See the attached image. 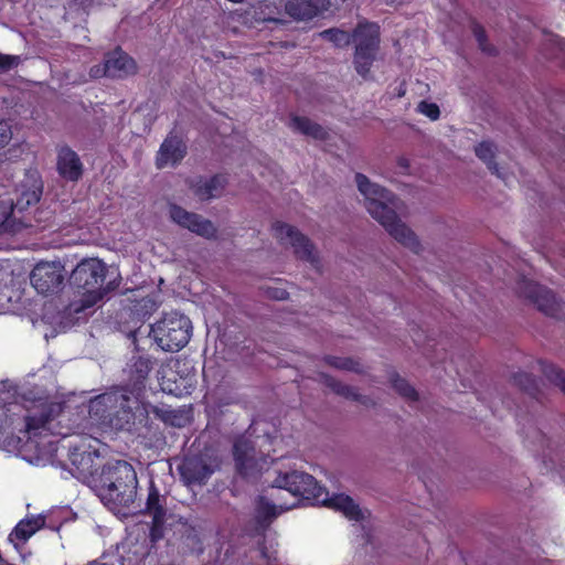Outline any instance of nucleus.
Here are the masks:
<instances>
[{"instance_id": "obj_39", "label": "nucleus", "mask_w": 565, "mask_h": 565, "mask_svg": "<svg viewBox=\"0 0 565 565\" xmlns=\"http://www.w3.org/2000/svg\"><path fill=\"white\" fill-rule=\"evenodd\" d=\"M270 296L275 299L282 300L287 298V291L284 289H275Z\"/></svg>"}, {"instance_id": "obj_42", "label": "nucleus", "mask_w": 565, "mask_h": 565, "mask_svg": "<svg viewBox=\"0 0 565 565\" xmlns=\"http://www.w3.org/2000/svg\"><path fill=\"white\" fill-rule=\"evenodd\" d=\"M275 499H276L277 501H279V500H280V495H276V497H275Z\"/></svg>"}, {"instance_id": "obj_28", "label": "nucleus", "mask_w": 565, "mask_h": 565, "mask_svg": "<svg viewBox=\"0 0 565 565\" xmlns=\"http://www.w3.org/2000/svg\"><path fill=\"white\" fill-rule=\"evenodd\" d=\"M319 35L340 47L347 46L351 43V35L340 29H328L322 31Z\"/></svg>"}, {"instance_id": "obj_1", "label": "nucleus", "mask_w": 565, "mask_h": 565, "mask_svg": "<svg viewBox=\"0 0 565 565\" xmlns=\"http://www.w3.org/2000/svg\"><path fill=\"white\" fill-rule=\"evenodd\" d=\"M273 487L290 494V502L271 503L260 499L257 504V519L262 522L276 518L278 514L296 508L300 499L312 501L341 512L353 521L363 519V511L354 500L343 493L332 494L318 484L316 479L302 471L279 472L273 481Z\"/></svg>"}, {"instance_id": "obj_19", "label": "nucleus", "mask_w": 565, "mask_h": 565, "mask_svg": "<svg viewBox=\"0 0 565 565\" xmlns=\"http://www.w3.org/2000/svg\"><path fill=\"white\" fill-rule=\"evenodd\" d=\"M106 71L108 77L121 78L135 74L137 65L130 56L118 49L106 56Z\"/></svg>"}, {"instance_id": "obj_26", "label": "nucleus", "mask_w": 565, "mask_h": 565, "mask_svg": "<svg viewBox=\"0 0 565 565\" xmlns=\"http://www.w3.org/2000/svg\"><path fill=\"white\" fill-rule=\"evenodd\" d=\"M376 55L377 51H362V47L360 51L354 52L353 63L356 72L361 76L365 77L370 73L371 66L375 61Z\"/></svg>"}, {"instance_id": "obj_18", "label": "nucleus", "mask_w": 565, "mask_h": 565, "mask_svg": "<svg viewBox=\"0 0 565 565\" xmlns=\"http://www.w3.org/2000/svg\"><path fill=\"white\" fill-rule=\"evenodd\" d=\"M355 51H379L380 30L375 23H360L351 35Z\"/></svg>"}, {"instance_id": "obj_38", "label": "nucleus", "mask_w": 565, "mask_h": 565, "mask_svg": "<svg viewBox=\"0 0 565 565\" xmlns=\"http://www.w3.org/2000/svg\"><path fill=\"white\" fill-rule=\"evenodd\" d=\"M90 76L92 77H100V76H108V72L106 71V61L103 65H96L90 68Z\"/></svg>"}, {"instance_id": "obj_16", "label": "nucleus", "mask_w": 565, "mask_h": 565, "mask_svg": "<svg viewBox=\"0 0 565 565\" xmlns=\"http://www.w3.org/2000/svg\"><path fill=\"white\" fill-rule=\"evenodd\" d=\"M146 513L152 518L151 537L156 541L162 536V525L166 520V508L153 482H151L149 487Z\"/></svg>"}, {"instance_id": "obj_20", "label": "nucleus", "mask_w": 565, "mask_h": 565, "mask_svg": "<svg viewBox=\"0 0 565 565\" xmlns=\"http://www.w3.org/2000/svg\"><path fill=\"white\" fill-rule=\"evenodd\" d=\"M326 6L327 0H289L286 12L296 20L306 21L315 18Z\"/></svg>"}, {"instance_id": "obj_36", "label": "nucleus", "mask_w": 565, "mask_h": 565, "mask_svg": "<svg viewBox=\"0 0 565 565\" xmlns=\"http://www.w3.org/2000/svg\"><path fill=\"white\" fill-rule=\"evenodd\" d=\"M11 138L12 131L10 125L4 120H0V149L8 145Z\"/></svg>"}, {"instance_id": "obj_29", "label": "nucleus", "mask_w": 565, "mask_h": 565, "mask_svg": "<svg viewBox=\"0 0 565 565\" xmlns=\"http://www.w3.org/2000/svg\"><path fill=\"white\" fill-rule=\"evenodd\" d=\"M392 385L394 390L404 398L408 401H416L417 399V392L413 386L408 384L407 381L399 377L398 375H392L391 377Z\"/></svg>"}, {"instance_id": "obj_32", "label": "nucleus", "mask_w": 565, "mask_h": 565, "mask_svg": "<svg viewBox=\"0 0 565 565\" xmlns=\"http://www.w3.org/2000/svg\"><path fill=\"white\" fill-rule=\"evenodd\" d=\"M51 417L50 413H41L40 416L36 414H32L26 418V430L30 433L32 430L39 429L42 427Z\"/></svg>"}, {"instance_id": "obj_40", "label": "nucleus", "mask_w": 565, "mask_h": 565, "mask_svg": "<svg viewBox=\"0 0 565 565\" xmlns=\"http://www.w3.org/2000/svg\"><path fill=\"white\" fill-rule=\"evenodd\" d=\"M264 556L267 558V565H282L276 555L268 556L264 553Z\"/></svg>"}, {"instance_id": "obj_8", "label": "nucleus", "mask_w": 565, "mask_h": 565, "mask_svg": "<svg viewBox=\"0 0 565 565\" xmlns=\"http://www.w3.org/2000/svg\"><path fill=\"white\" fill-rule=\"evenodd\" d=\"M273 230L274 236L281 245L291 247L298 258L310 263L316 268L319 267L318 253L307 236L294 226L281 222H276Z\"/></svg>"}, {"instance_id": "obj_35", "label": "nucleus", "mask_w": 565, "mask_h": 565, "mask_svg": "<svg viewBox=\"0 0 565 565\" xmlns=\"http://www.w3.org/2000/svg\"><path fill=\"white\" fill-rule=\"evenodd\" d=\"M472 32H473V35L476 36V40H477L481 51L492 54L494 52V50L487 45V43H486L487 39H486L483 29L480 25L476 24V25H473Z\"/></svg>"}, {"instance_id": "obj_24", "label": "nucleus", "mask_w": 565, "mask_h": 565, "mask_svg": "<svg viewBox=\"0 0 565 565\" xmlns=\"http://www.w3.org/2000/svg\"><path fill=\"white\" fill-rule=\"evenodd\" d=\"M45 523L42 516L26 518L20 521L10 534V541L24 543Z\"/></svg>"}, {"instance_id": "obj_5", "label": "nucleus", "mask_w": 565, "mask_h": 565, "mask_svg": "<svg viewBox=\"0 0 565 565\" xmlns=\"http://www.w3.org/2000/svg\"><path fill=\"white\" fill-rule=\"evenodd\" d=\"M42 193V182L38 172L25 173L17 189V199H0V232L15 233L26 224L18 218L17 213L22 212L39 202Z\"/></svg>"}, {"instance_id": "obj_22", "label": "nucleus", "mask_w": 565, "mask_h": 565, "mask_svg": "<svg viewBox=\"0 0 565 565\" xmlns=\"http://www.w3.org/2000/svg\"><path fill=\"white\" fill-rule=\"evenodd\" d=\"M475 153L493 174L502 180L508 179V172L500 168L495 161L497 147L494 143L481 141L475 147Z\"/></svg>"}, {"instance_id": "obj_27", "label": "nucleus", "mask_w": 565, "mask_h": 565, "mask_svg": "<svg viewBox=\"0 0 565 565\" xmlns=\"http://www.w3.org/2000/svg\"><path fill=\"white\" fill-rule=\"evenodd\" d=\"M539 364L544 376L565 393V374L562 370L544 362H540Z\"/></svg>"}, {"instance_id": "obj_25", "label": "nucleus", "mask_w": 565, "mask_h": 565, "mask_svg": "<svg viewBox=\"0 0 565 565\" xmlns=\"http://www.w3.org/2000/svg\"><path fill=\"white\" fill-rule=\"evenodd\" d=\"M320 381L324 385L330 387L338 395H341V396H343L345 398H349V399L363 402L362 401L363 397L352 386H348V385H345V384H343L341 382H338L337 380H334L331 376H329L327 374H323V373L320 374Z\"/></svg>"}, {"instance_id": "obj_15", "label": "nucleus", "mask_w": 565, "mask_h": 565, "mask_svg": "<svg viewBox=\"0 0 565 565\" xmlns=\"http://www.w3.org/2000/svg\"><path fill=\"white\" fill-rule=\"evenodd\" d=\"M188 148L184 141L178 136L170 135L161 143L157 156L156 167L158 169L174 168L186 156Z\"/></svg>"}, {"instance_id": "obj_31", "label": "nucleus", "mask_w": 565, "mask_h": 565, "mask_svg": "<svg viewBox=\"0 0 565 565\" xmlns=\"http://www.w3.org/2000/svg\"><path fill=\"white\" fill-rule=\"evenodd\" d=\"M513 382L521 390L533 393L536 388L535 380L526 372H518L513 375Z\"/></svg>"}, {"instance_id": "obj_41", "label": "nucleus", "mask_w": 565, "mask_h": 565, "mask_svg": "<svg viewBox=\"0 0 565 565\" xmlns=\"http://www.w3.org/2000/svg\"><path fill=\"white\" fill-rule=\"evenodd\" d=\"M399 164H401L402 167H407V161H406L405 159H401V160H399Z\"/></svg>"}, {"instance_id": "obj_14", "label": "nucleus", "mask_w": 565, "mask_h": 565, "mask_svg": "<svg viewBox=\"0 0 565 565\" xmlns=\"http://www.w3.org/2000/svg\"><path fill=\"white\" fill-rule=\"evenodd\" d=\"M71 462L74 466L73 476L83 482H92L97 479V471L102 463L97 451L79 450L75 448L71 452Z\"/></svg>"}, {"instance_id": "obj_23", "label": "nucleus", "mask_w": 565, "mask_h": 565, "mask_svg": "<svg viewBox=\"0 0 565 565\" xmlns=\"http://www.w3.org/2000/svg\"><path fill=\"white\" fill-rule=\"evenodd\" d=\"M289 127L296 132L302 134L317 140H326L329 137V131L324 127L313 122L306 117H291Z\"/></svg>"}, {"instance_id": "obj_7", "label": "nucleus", "mask_w": 565, "mask_h": 565, "mask_svg": "<svg viewBox=\"0 0 565 565\" xmlns=\"http://www.w3.org/2000/svg\"><path fill=\"white\" fill-rule=\"evenodd\" d=\"M128 402L125 394L105 393L89 401L88 413L96 423L121 429L132 419Z\"/></svg>"}, {"instance_id": "obj_11", "label": "nucleus", "mask_w": 565, "mask_h": 565, "mask_svg": "<svg viewBox=\"0 0 565 565\" xmlns=\"http://www.w3.org/2000/svg\"><path fill=\"white\" fill-rule=\"evenodd\" d=\"M233 455L238 473L245 478L254 477L266 465V459L259 456L253 443L245 438L235 441Z\"/></svg>"}, {"instance_id": "obj_4", "label": "nucleus", "mask_w": 565, "mask_h": 565, "mask_svg": "<svg viewBox=\"0 0 565 565\" xmlns=\"http://www.w3.org/2000/svg\"><path fill=\"white\" fill-rule=\"evenodd\" d=\"M107 268L104 263L96 258L82 260L71 275L72 284L82 292L78 301L71 303V310L79 313L95 306L107 292L103 287Z\"/></svg>"}, {"instance_id": "obj_10", "label": "nucleus", "mask_w": 565, "mask_h": 565, "mask_svg": "<svg viewBox=\"0 0 565 565\" xmlns=\"http://www.w3.org/2000/svg\"><path fill=\"white\" fill-rule=\"evenodd\" d=\"M169 217L179 226L199 236L207 239L216 237V227L210 220L200 214L189 212L177 204L169 205Z\"/></svg>"}, {"instance_id": "obj_34", "label": "nucleus", "mask_w": 565, "mask_h": 565, "mask_svg": "<svg viewBox=\"0 0 565 565\" xmlns=\"http://www.w3.org/2000/svg\"><path fill=\"white\" fill-rule=\"evenodd\" d=\"M417 109L420 114L427 116L431 120L438 119L440 115L439 107L434 103L420 102Z\"/></svg>"}, {"instance_id": "obj_2", "label": "nucleus", "mask_w": 565, "mask_h": 565, "mask_svg": "<svg viewBox=\"0 0 565 565\" xmlns=\"http://www.w3.org/2000/svg\"><path fill=\"white\" fill-rule=\"evenodd\" d=\"M355 183L363 196V204L367 213L395 241L414 253H419L423 247L418 237L403 221L407 215L405 203L394 193L372 182L362 173L355 174Z\"/></svg>"}, {"instance_id": "obj_21", "label": "nucleus", "mask_w": 565, "mask_h": 565, "mask_svg": "<svg viewBox=\"0 0 565 565\" xmlns=\"http://www.w3.org/2000/svg\"><path fill=\"white\" fill-rule=\"evenodd\" d=\"M225 185L226 178L215 175L211 179H199L192 184V190L201 201H207L221 196Z\"/></svg>"}, {"instance_id": "obj_9", "label": "nucleus", "mask_w": 565, "mask_h": 565, "mask_svg": "<svg viewBox=\"0 0 565 565\" xmlns=\"http://www.w3.org/2000/svg\"><path fill=\"white\" fill-rule=\"evenodd\" d=\"M516 292L529 299L540 311L547 316L559 317L563 313V305L555 298L554 294L531 280L521 279L518 282Z\"/></svg>"}, {"instance_id": "obj_30", "label": "nucleus", "mask_w": 565, "mask_h": 565, "mask_svg": "<svg viewBox=\"0 0 565 565\" xmlns=\"http://www.w3.org/2000/svg\"><path fill=\"white\" fill-rule=\"evenodd\" d=\"M326 362L330 366L339 369V370L360 372L359 363L354 362L353 360H351L349 358L327 356Z\"/></svg>"}, {"instance_id": "obj_17", "label": "nucleus", "mask_w": 565, "mask_h": 565, "mask_svg": "<svg viewBox=\"0 0 565 565\" xmlns=\"http://www.w3.org/2000/svg\"><path fill=\"white\" fill-rule=\"evenodd\" d=\"M58 173L68 181H77L83 174V164L75 151L62 147L57 153Z\"/></svg>"}, {"instance_id": "obj_6", "label": "nucleus", "mask_w": 565, "mask_h": 565, "mask_svg": "<svg viewBox=\"0 0 565 565\" xmlns=\"http://www.w3.org/2000/svg\"><path fill=\"white\" fill-rule=\"evenodd\" d=\"M191 332L190 319L180 312L172 311L151 326L150 334L163 351L174 352L186 345Z\"/></svg>"}, {"instance_id": "obj_12", "label": "nucleus", "mask_w": 565, "mask_h": 565, "mask_svg": "<svg viewBox=\"0 0 565 565\" xmlns=\"http://www.w3.org/2000/svg\"><path fill=\"white\" fill-rule=\"evenodd\" d=\"M30 279L38 292H55L64 280L63 267L60 263H39L31 271Z\"/></svg>"}, {"instance_id": "obj_37", "label": "nucleus", "mask_w": 565, "mask_h": 565, "mask_svg": "<svg viewBox=\"0 0 565 565\" xmlns=\"http://www.w3.org/2000/svg\"><path fill=\"white\" fill-rule=\"evenodd\" d=\"M17 57L0 54V68L8 70L15 64Z\"/></svg>"}, {"instance_id": "obj_13", "label": "nucleus", "mask_w": 565, "mask_h": 565, "mask_svg": "<svg viewBox=\"0 0 565 565\" xmlns=\"http://www.w3.org/2000/svg\"><path fill=\"white\" fill-rule=\"evenodd\" d=\"M217 465L206 457H186L179 466L185 484H203L212 476Z\"/></svg>"}, {"instance_id": "obj_3", "label": "nucleus", "mask_w": 565, "mask_h": 565, "mask_svg": "<svg viewBox=\"0 0 565 565\" xmlns=\"http://www.w3.org/2000/svg\"><path fill=\"white\" fill-rule=\"evenodd\" d=\"M137 473L127 461L109 462L94 480V488L102 502L110 510L128 508L137 497Z\"/></svg>"}, {"instance_id": "obj_33", "label": "nucleus", "mask_w": 565, "mask_h": 565, "mask_svg": "<svg viewBox=\"0 0 565 565\" xmlns=\"http://www.w3.org/2000/svg\"><path fill=\"white\" fill-rule=\"evenodd\" d=\"M151 369H152L151 361L145 356H138L132 364L134 372L136 374H139V376H141V377L149 374Z\"/></svg>"}]
</instances>
